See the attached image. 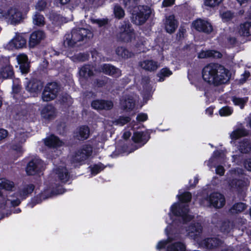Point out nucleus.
<instances>
[{
  "mask_svg": "<svg viewBox=\"0 0 251 251\" xmlns=\"http://www.w3.org/2000/svg\"><path fill=\"white\" fill-rule=\"evenodd\" d=\"M205 200L209 204L216 208H220L225 204L224 196L219 193H213L205 198Z\"/></svg>",
  "mask_w": 251,
  "mask_h": 251,
  "instance_id": "9d476101",
  "label": "nucleus"
},
{
  "mask_svg": "<svg viewBox=\"0 0 251 251\" xmlns=\"http://www.w3.org/2000/svg\"><path fill=\"white\" fill-rule=\"evenodd\" d=\"M93 152L92 147L89 145H85L78 150L73 155L72 161L74 162H81L85 161L89 157Z\"/></svg>",
  "mask_w": 251,
  "mask_h": 251,
  "instance_id": "1a4fd4ad",
  "label": "nucleus"
},
{
  "mask_svg": "<svg viewBox=\"0 0 251 251\" xmlns=\"http://www.w3.org/2000/svg\"><path fill=\"white\" fill-rule=\"evenodd\" d=\"M193 27L199 31H202L206 33H209L213 30L211 25L205 20L199 19L192 23Z\"/></svg>",
  "mask_w": 251,
  "mask_h": 251,
  "instance_id": "4468645a",
  "label": "nucleus"
},
{
  "mask_svg": "<svg viewBox=\"0 0 251 251\" xmlns=\"http://www.w3.org/2000/svg\"><path fill=\"white\" fill-rule=\"evenodd\" d=\"M45 144L48 147L55 148L62 146L63 142L57 137L51 135L45 140Z\"/></svg>",
  "mask_w": 251,
  "mask_h": 251,
  "instance_id": "7c9ffc66",
  "label": "nucleus"
},
{
  "mask_svg": "<svg viewBox=\"0 0 251 251\" xmlns=\"http://www.w3.org/2000/svg\"><path fill=\"white\" fill-rule=\"evenodd\" d=\"M60 90L59 85L55 82L48 83L44 88L42 98L44 101H49L54 100L57 96Z\"/></svg>",
  "mask_w": 251,
  "mask_h": 251,
  "instance_id": "0eeeda50",
  "label": "nucleus"
},
{
  "mask_svg": "<svg viewBox=\"0 0 251 251\" xmlns=\"http://www.w3.org/2000/svg\"><path fill=\"white\" fill-rule=\"evenodd\" d=\"M23 19L22 13L17 8L11 7L8 9V14L6 21L11 25H17L21 22Z\"/></svg>",
  "mask_w": 251,
  "mask_h": 251,
  "instance_id": "ddd939ff",
  "label": "nucleus"
},
{
  "mask_svg": "<svg viewBox=\"0 0 251 251\" xmlns=\"http://www.w3.org/2000/svg\"><path fill=\"white\" fill-rule=\"evenodd\" d=\"M100 68L103 73L115 77H119L122 75L119 68L109 64H104L101 66Z\"/></svg>",
  "mask_w": 251,
  "mask_h": 251,
  "instance_id": "a211bd4d",
  "label": "nucleus"
},
{
  "mask_svg": "<svg viewBox=\"0 0 251 251\" xmlns=\"http://www.w3.org/2000/svg\"><path fill=\"white\" fill-rule=\"evenodd\" d=\"M54 172L61 182L65 183L68 181L70 175L65 167L59 166L54 170Z\"/></svg>",
  "mask_w": 251,
  "mask_h": 251,
  "instance_id": "bb28decb",
  "label": "nucleus"
},
{
  "mask_svg": "<svg viewBox=\"0 0 251 251\" xmlns=\"http://www.w3.org/2000/svg\"><path fill=\"white\" fill-rule=\"evenodd\" d=\"M247 208V205L243 202H238L234 204L229 210L228 213L230 215H235L242 212Z\"/></svg>",
  "mask_w": 251,
  "mask_h": 251,
  "instance_id": "f704fd0d",
  "label": "nucleus"
},
{
  "mask_svg": "<svg viewBox=\"0 0 251 251\" xmlns=\"http://www.w3.org/2000/svg\"><path fill=\"white\" fill-rule=\"evenodd\" d=\"M186 246L181 241H177L168 245L166 251H185Z\"/></svg>",
  "mask_w": 251,
  "mask_h": 251,
  "instance_id": "c85d7f7f",
  "label": "nucleus"
},
{
  "mask_svg": "<svg viewBox=\"0 0 251 251\" xmlns=\"http://www.w3.org/2000/svg\"><path fill=\"white\" fill-rule=\"evenodd\" d=\"M228 185L231 190L239 192L244 190L246 183L241 179H232L228 181Z\"/></svg>",
  "mask_w": 251,
  "mask_h": 251,
  "instance_id": "a878e982",
  "label": "nucleus"
},
{
  "mask_svg": "<svg viewBox=\"0 0 251 251\" xmlns=\"http://www.w3.org/2000/svg\"><path fill=\"white\" fill-rule=\"evenodd\" d=\"M220 230L225 234L229 233L233 228V222L234 221H222Z\"/></svg>",
  "mask_w": 251,
  "mask_h": 251,
  "instance_id": "4c0bfd02",
  "label": "nucleus"
},
{
  "mask_svg": "<svg viewBox=\"0 0 251 251\" xmlns=\"http://www.w3.org/2000/svg\"><path fill=\"white\" fill-rule=\"evenodd\" d=\"M33 23L34 25L42 26L45 25V18L43 15L38 12H35L32 17Z\"/></svg>",
  "mask_w": 251,
  "mask_h": 251,
  "instance_id": "58836bf2",
  "label": "nucleus"
},
{
  "mask_svg": "<svg viewBox=\"0 0 251 251\" xmlns=\"http://www.w3.org/2000/svg\"><path fill=\"white\" fill-rule=\"evenodd\" d=\"M203 244L206 249H213L221 246L222 242L217 237L207 238L204 240Z\"/></svg>",
  "mask_w": 251,
  "mask_h": 251,
  "instance_id": "b1692460",
  "label": "nucleus"
},
{
  "mask_svg": "<svg viewBox=\"0 0 251 251\" xmlns=\"http://www.w3.org/2000/svg\"><path fill=\"white\" fill-rule=\"evenodd\" d=\"M91 106L95 109L108 110L113 108V103L110 100H97L92 102Z\"/></svg>",
  "mask_w": 251,
  "mask_h": 251,
  "instance_id": "aec40b11",
  "label": "nucleus"
},
{
  "mask_svg": "<svg viewBox=\"0 0 251 251\" xmlns=\"http://www.w3.org/2000/svg\"><path fill=\"white\" fill-rule=\"evenodd\" d=\"M60 101L63 104L67 106H70L73 102L72 99L67 94H64L61 95Z\"/></svg>",
  "mask_w": 251,
  "mask_h": 251,
  "instance_id": "8fccbe9b",
  "label": "nucleus"
},
{
  "mask_svg": "<svg viewBox=\"0 0 251 251\" xmlns=\"http://www.w3.org/2000/svg\"><path fill=\"white\" fill-rule=\"evenodd\" d=\"M114 13L115 16L119 19L123 18L125 16V11L124 9L119 5H116L114 6Z\"/></svg>",
  "mask_w": 251,
  "mask_h": 251,
  "instance_id": "a18cd8bd",
  "label": "nucleus"
},
{
  "mask_svg": "<svg viewBox=\"0 0 251 251\" xmlns=\"http://www.w3.org/2000/svg\"><path fill=\"white\" fill-rule=\"evenodd\" d=\"M147 119L148 116L145 113H140L137 115L136 117V120L138 122H144L146 121Z\"/></svg>",
  "mask_w": 251,
  "mask_h": 251,
  "instance_id": "e2e57ef3",
  "label": "nucleus"
},
{
  "mask_svg": "<svg viewBox=\"0 0 251 251\" xmlns=\"http://www.w3.org/2000/svg\"><path fill=\"white\" fill-rule=\"evenodd\" d=\"M46 37L45 32L40 30H36L33 32L30 36L29 41V46L31 48H34L38 45L42 40H44Z\"/></svg>",
  "mask_w": 251,
  "mask_h": 251,
  "instance_id": "2eb2a0df",
  "label": "nucleus"
},
{
  "mask_svg": "<svg viewBox=\"0 0 251 251\" xmlns=\"http://www.w3.org/2000/svg\"><path fill=\"white\" fill-rule=\"evenodd\" d=\"M238 149L243 153L251 152V141L248 139H244L239 142Z\"/></svg>",
  "mask_w": 251,
  "mask_h": 251,
  "instance_id": "2f4dec72",
  "label": "nucleus"
},
{
  "mask_svg": "<svg viewBox=\"0 0 251 251\" xmlns=\"http://www.w3.org/2000/svg\"><path fill=\"white\" fill-rule=\"evenodd\" d=\"M44 168L43 161L40 159H34L30 161L26 168L28 175H34L41 172Z\"/></svg>",
  "mask_w": 251,
  "mask_h": 251,
  "instance_id": "f8f14e48",
  "label": "nucleus"
},
{
  "mask_svg": "<svg viewBox=\"0 0 251 251\" xmlns=\"http://www.w3.org/2000/svg\"><path fill=\"white\" fill-rule=\"evenodd\" d=\"M42 117L46 119H51L56 116L55 108L50 104L45 106L41 111Z\"/></svg>",
  "mask_w": 251,
  "mask_h": 251,
  "instance_id": "393cba45",
  "label": "nucleus"
},
{
  "mask_svg": "<svg viewBox=\"0 0 251 251\" xmlns=\"http://www.w3.org/2000/svg\"><path fill=\"white\" fill-rule=\"evenodd\" d=\"M223 0H204V4L208 7L214 8L218 6Z\"/></svg>",
  "mask_w": 251,
  "mask_h": 251,
  "instance_id": "603ef678",
  "label": "nucleus"
},
{
  "mask_svg": "<svg viewBox=\"0 0 251 251\" xmlns=\"http://www.w3.org/2000/svg\"><path fill=\"white\" fill-rule=\"evenodd\" d=\"M172 74V72L167 68L161 69L157 75L159 77V81L160 82L164 81V79L163 77L169 76Z\"/></svg>",
  "mask_w": 251,
  "mask_h": 251,
  "instance_id": "de8ad7c7",
  "label": "nucleus"
},
{
  "mask_svg": "<svg viewBox=\"0 0 251 251\" xmlns=\"http://www.w3.org/2000/svg\"><path fill=\"white\" fill-rule=\"evenodd\" d=\"M20 203L19 199L9 200L1 196L0 197V219L5 218L10 213L9 212V208L11 206H16Z\"/></svg>",
  "mask_w": 251,
  "mask_h": 251,
  "instance_id": "6e6552de",
  "label": "nucleus"
},
{
  "mask_svg": "<svg viewBox=\"0 0 251 251\" xmlns=\"http://www.w3.org/2000/svg\"><path fill=\"white\" fill-rule=\"evenodd\" d=\"M171 223H168L167 221L166 223L168 224V225L165 228V231L166 234L168 236V238L166 240H161L158 242L156 245V249L159 250H161L165 249L169 243L172 242L174 240V238L170 236V235H175L179 234L181 232L182 228V225L187 224L188 222L191 221H171Z\"/></svg>",
  "mask_w": 251,
  "mask_h": 251,
  "instance_id": "20e7f679",
  "label": "nucleus"
},
{
  "mask_svg": "<svg viewBox=\"0 0 251 251\" xmlns=\"http://www.w3.org/2000/svg\"><path fill=\"white\" fill-rule=\"evenodd\" d=\"M34 189V186L33 184H29L25 186L21 191L20 195L24 197L31 194Z\"/></svg>",
  "mask_w": 251,
  "mask_h": 251,
  "instance_id": "3c124183",
  "label": "nucleus"
},
{
  "mask_svg": "<svg viewBox=\"0 0 251 251\" xmlns=\"http://www.w3.org/2000/svg\"><path fill=\"white\" fill-rule=\"evenodd\" d=\"M47 6V2L45 0H40L36 3L35 8L39 11H43Z\"/></svg>",
  "mask_w": 251,
  "mask_h": 251,
  "instance_id": "4d7b16f0",
  "label": "nucleus"
},
{
  "mask_svg": "<svg viewBox=\"0 0 251 251\" xmlns=\"http://www.w3.org/2000/svg\"><path fill=\"white\" fill-rule=\"evenodd\" d=\"M165 29L170 34L174 33L178 26V22L175 19L174 15H172L166 17L164 22Z\"/></svg>",
  "mask_w": 251,
  "mask_h": 251,
  "instance_id": "6ab92c4d",
  "label": "nucleus"
},
{
  "mask_svg": "<svg viewBox=\"0 0 251 251\" xmlns=\"http://www.w3.org/2000/svg\"><path fill=\"white\" fill-rule=\"evenodd\" d=\"M64 192V191H59L58 190L57 192H52L50 193L49 191H45L44 193H41L39 196V200H37L36 203H38L40 202L42 200H45L46 199H48V198H50L51 197L52 195H57V194H62Z\"/></svg>",
  "mask_w": 251,
  "mask_h": 251,
  "instance_id": "37998d69",
  "label": "nucleus"
},
{
  "mask_svg": "<svg viewBox=\"0 0 251 251\" xmlns=\"http://www.w3.org/2000/svg\"><path fill=\"white\" fill-rule=\"evenodd\" d=\"M26 40L23 34L16 33L15 36L7 44L9 50L22 49L25 47Z\"/></svg>",
  "mask_w": 251,
  "mask_h": 251,
  "instance_id": "9b49d317",
  "label": "nucleus"
},
{
  "mask_svg": "<svg viewBox=\"0 0 251 251\" xmlns=\"http://www.w3.org/2000/svg\"><path fill=\"white\" fill-rule=\"evenodd\" d=\"M90 134V130L87 126H82L79 128L76 132V136L79 140L87 139Z\"/></svg>",
  "mask_w": 251,
  "mask_h": 251,
  "instance_id": "473e14b6",
  "label": "nucleus"
},
{
  "mask_svg": "<svg viewBox=\"0 0 251 251\" xmlns=\"http://www.w3.org/2000/svg\"><path fill=\"white\" fill-rule=\"evenodd\" d=\"M8 135V132L4 129H0V141L5 138Z\"/></svg>",
  "mask_w": 251,
  "mask_h": 251,
  "instance_id": "69168bd1",
  "label": "nucleus"
},
{
  "mask_svg": "<svg viewBox=\"0 0 251 251\" xmlns=\"http://www.w3.org/2000/svg\"><path fill=\"white\" fill-rule=\"evenodd\" d=\"M134 29L130 22L125 21L119 27V32L117 37L119 41L127 43L131 41Z\"/></svg>",
  "mask_w": 251,
  "mask_h": 251,
  "instance_id": "423d86ee",
  "label": "nucleus"
},
{
  "mask_svg": "<svg viewBox=\"0 0 251 251\" xmlns=\"http://www.w3.org/2000/svg\"><path fill=\"white\" fill-rule=\"evenodd\" d=\"M203 227L200 223L191 224L189 226L188 231L189 233H194V235H200L201 234Z\"/></svg>",
  "mask_w": 251,
  "mask_h": 251,
  "instance_id": "c9c22d12",
  "label": "nucleus"
},
{
  "mask_svg": "<svg viewBox=\"0 0 251 251\" xmlns=\"http://www.w3.org/2000/svg\"><path fill=\"white\" fill-rule=\"evenodd\" d=\"M104 168L103 165L101 164L95 165L91 168V173L93 175H96Z\"/></svg>",
  "mask_w": 251,
  "mask_h": 251,
  "instance_id": "6e6d98bb",
  "label": "nucleus"
},
{
  "mask_svg": "<svg viewBox=\"0 0 251 251\" xmlns=\"http://www.w3.org/2000/svg\"><path fill=\"white\" fill-rule=\"evenodd\" d=\"M146 135L142 132H136L134 133L132 139L135 143H143L144 144L147 140L146 139Z\"/></svg>",
  "mask_w": 251,
  "mask_h": 251,
  "instance_id": "79ce46f5",
  "label": "nucleus"
},
{
  "mask_svg": "<svg viewBox=\"0 0 251 251\" xmlns=\"http://www.w3.org/2000/svg\"><path fill=\"white\" fill-rule=\"evenodd\" d=\"M248 132L245 129L243 128H238L230 134V138L232 139L236 140L240 137L245 136L247 135Z\"/></svg>",
  "mask_w": 251,
  "mask_h": 251,
  "instance_id": "a19ab883",
  "label": "nucleus"
},
{
  "mask_svg": "<svg viewBox=\"0 0 251 251\" xmlns=\"http://www.w3.org/2000/svg\"><path fill=\"white\" fill-rule=\"evenodd\" d=\"M50 18L52 23L56 25H60L64 23L72 20L73 19L72 16L65 17L57 14H52L50 16Z\"/></svg>",
  "mask_w": 251,
  "mask_h": 251,
  "instance_id": "cd10ccee",
  "label": "nucleus"
},
{
  "mask_svg": "<svg viewBox=\"0 0 251 251\" xmlns=\"http://www.w3.org/2000/svg\"><path fill=\"white\" fill-rule=\"evenodd\" d=\"M239 33L243 36L251 35V22H246L241 24L239 29Z\"/></svg>",
  "mask_w": 251,
  "mask_h": 251,
  "instance_id": "72a5a7b5",
  "label": "nucleus"
},
{
  "mask_svg": "<svg viewBox=\"0 0 251 251\" xmlns=\"http://www.w3.org/2000/svg\"><path fill=\"white\" fill-rule=\"evenodd\" d=\"M43 87V83L36 79L30 80L26 86V90L30 93H37L40 92Z\"/></svg>",
  "mask_w": 251,
  "mask_h": 251,
  "instance_id": "4be33fe9",
  "label": "nucleus"
},
{
  "mask_svg": "<svg viewBox=\"0 0 251 251\" xmlns=\"http://www.w3.org/2000/svg\"><path fill=\"white\" fill-rule=\"evenodd\" d=\"M139 0H124L125 5L128 8H132L135 6L138 3Z\"/></svg>",
  "mask_w": 251,
  "mask_h": 251,
  "instance_id": "13d9d810",
  "label": "nucleus"
},
{
  "mask_svg": "<svg viewBox=\"0 0 251 251\" xmlns=\"http://www.w3.org/2000/svg\"><path fill=\"white\" fill-rule=\"evenodd\" d=\"M221 17L226 22L231 20L234 17V14L230 11H226L221 13Z\"/></svg>",
  "mask_w": 251,
  "mask_h": 251,
  "instance_id": "864d4df0",
  "label": "nucleus"
},
{
  "mask_svg": "<svg viewBox=\"0 0 251 251\" xmlns=\"http://www.w3.org/2000/svg\"><path fill=\"white\" fill-rule=\"evenodd\" d=\"M175 0H164L162 3L163 7H168L173 5Z\"/></svg>",
  "mask_w": 251,
  "mask_h": 251,
  "instance_id": "338daca9",
  "label": "nucleus"
},
{
  "mask_svg": "<svg viewBox=\"0 0 251 251\" xmlns=\"http://www.w3.org/2000/svg\"><path fill=\"white\" fill-rule=\"evenodd\" d=\"M138 65L142 69L151 72L156 71L160 67L159 63L152 59L141 61L139 62Z\"/></svg>",
  "mask_w": 251,
  "mask_h": 251,
  "instance_id": "f3484780",
  "label": "nucleus"
},
{
  "mask_svg": "<svg viewBox=\"0 0 251 251\" xmlns=\"http://www.w3.org/2000/svg\"><path fill=\"white\" fill-rule=\"evenodd\" d=\"M89 55L84 53H79L71 57V59L74 62H84L88 59Z\"/></svg>",
  "mask_w": 251,
  "mask_h": 251,
  "instance_id": "c03bdc74",
  "label": "nucleus"
},
{
  "mask_svg": "<svg viewBox=\"0 0 251 251\" xmlns=\"http://www.w3.org/2000/svg\"><path fill=\"white\" fill-rule=\"evenodd\" d=\"M244 166L246 169L251 172V159H249L244 161Z\"/></svg>",
  "mask_w": 251,
  "mask_h": 251,
  "instance_id": "774afa93",
  "label": "nucleus"
},
{
  "mask_svg": "<svg viewBox=\"0 0 251 251\" xmlns=\"http://www.w3.org/2000/svg\"><path fill=\"white\" fill-rule=\"evenodd\" d=\"M221 153L219 151H215L213 153V156L209 159L208 161V165L210 167H212V163L215 161V159L217 158L220 155Z\"/></svg>",
  "mask_w": 251,
  "mask_h": 251,
  "instance_id": "052dcab7",
  "label": "nucleus"
},
{
  "mask_svg": "<svg viewBox=\"0 0 251 251\" xmlns=\"http://www.w3.org/2000/svg\"><path fill=\"white\" fill-rule=\"evenodd\" d=\"M202 75L205 82L214 86L227 83L231 76L227 69L217 63H210L205 66L202 70Z\"/></svg>",
  "mask_w": 251,
  "mask_h": 251,
  "instance_id": "f257e3e1",
  "label": "nucleus"
},
{
  "mask_svg": "<svg viewBox=\"0 0 251 251\" xmlns=\"http://www.w3.org/2000/svg\"><path fill=\"white\" fill-rule=\"evenodd\" d=\"M92 37L93 33L89 29L84 28H74L70 33L65 35L63 44L65 47L74 48L78 42Z\"/></svg>",
  "mask_w": 251,
  "mask_h": 251,
  "instance_id": "7ed1b4c3",
  "label": "nucleus"
},
{
  "mask_svg": "<svg viewBox=\"0 0 251 251\" xmlns=\"http://www.w3.org/2000/svg\"><path fill=\"white\" fill-rule=\"evenodd\" d=\"M222 54L214 50L202 51L199 53L198 57L200 58H204L207 57H213L214 58H221Z\"/></svg>",
  "mask_w": 251,
  "mask_h": 251,
  "instance_id": "e433bc0d",
  "label": "nucleus"
},
{
  "mask_svg": "<svg viewBox=\"0 0 251 251\" xmlns=\"http://www.w3.org/2000/svg\"><path fill=\"white\" fill-rule=\"evenodd\" d=\"M116 54L122 58L127 59L133 56L134 54L124 47H118L115 50Z\"/></svg>",
  "mask_w": 251,
  "mask_h": 251,
  "instance_id": "c756f323",
  "label": "nucleus"
},
{
  "mask_svg": "<svg viewBox=\"0 0 251 251\" xmlns=\"http://www.w3.org/2000/svg\"><path fill=\"white\" fill-rule=\"evenodd\" d=\"M225 170L223 166L221 165L218 166L216 168V173L221 176H224Z\"/></svg>",
  "mask_w": 251,
  "mask_h": 251,
  "instance_id": "0e129e2a",
  "label": "nucleus"
},
{
  "mask_svg": "<svg viewBox=\"0 0 251 251\" xmlns=\"http://www.w3.org/2000/svg\"><path fill=\"white\" fill-rule=\"evenodd\" d=\"M8 14V9L6 10L3 8H0V19L7 20Z\"/></svg>",
  "mask_w": 251,
  "mask_h": 251,
  "instance_id": "680f3d73",
  "label": "nucleus"
},
{
  "mask_svg": "<svg viewBox=\"0 0 251 251\" xmlns=\"http://www.w3.org/2000/svg\"><path fill=\"white\" fill-rule=\"evenodd\" d=\"M152 10L146 5L139 6L134 10L131 17V22L137 25H144L150 17Z\"/></svg>",
  "mask_w": 251,
  "mask_h": 251,
  "instance_id": "39448f33",
  "label": "nucleus"
},
{
  "mask_svg": "<svg viewBox=\"0 0 251 251\" xmlns=\"http://www.w3.org/2000/svg\"><path fill=\"white\" fill-rule=\"evenodd\" d=\"M232 110L229 107H225L219 111V113L221 116H227L232 113Z\"/></svg>",
  "mask_w": 251,
  "mask_h": 251,
  "instance_id": "bf43d9fd",
  "label": "nucleus"
},
{
  "mask_svg": "<svg viewBox=\"0 0 251 251\" xmlns=\"http://www.w3.org/2000/svg\"><path fill=\"white\" fill-rule=\"evenodd\" d=\"M121 108L126 111L132 110L135 106V100L132 96L125 95L120 99Z\"/></svg>",
  "mask_w": 251,
  "mask_h": 251,
  "instance_id": "dca6fc26",
  "label": "nucleus"
},
{
  "mask_svg": "<svg viewBox=\"0 0 251 251\" xmlns=\"http://www.w3.org/2000/svg\"><path fill=\"white\" fill-rule=\"evenodd\" d=\"M27 137L26 133L24 132H18L16 134L15 139L17 142L23 143L26 140Z\"/></svg>",
  "mask_w": 251,
  "mask_h": 251,
  "instance_id": "5fc2aeb1",
  "label": "nucleus"
},
{
  "mask_svg": "<svg viewBox=\"0 0 251 251\" xmlns=\"http://www.w3.org/2000/svg\"><path fill=\"white\" fill-rule=\"evenodd\" d=\"M18 64L20 65V69L23 74H26L29 71L30 66L28 57L25 54H20L16 58Z\"/></svg>",
  "mask_w": 251,
  "mask_h": 251,
  "instance_id": "412c9836",
  "label": "nucleus"
},
{
  "mask_svg": "<svg viewBox=\"0 0 251 251\" xmlns=\"http://www.w3.org/2000/svg\"><path fill=\"white\" fill-rule=\"evenodd\" d=\"M13 72L12 67L10 65H6L0 70V77L3 78H7L12 76Z\"/></svg>",
  "mask_w": 251,
  "mask_h": 251,
  "instance_id": "ea45409f",
  "label": "nucleus"
},
{
  "mask_svg": "<svg viewBox=\"0 0 251 251\" xmlns=\"http://www.w3.org/2000/svg\"><path fill=\"white\" fill-rule=\"evenodd\" d=\"M131 118L129 117L120 116L118 119L115 120V121L113 122V124L123 126L129 122Z\"/></svg>",
  "mask_w": 251,
  "mask_h": 251,
  "instance_id": "49530a36",
  "label": "nucleus"
},
{
  "mask_svg": "<svg viewBox=\"0 0 251 251\" xmlns=\"http://www.w3.org/2000/svg\"><path fill=\"white\" fill-rule=\"evenodd\" d=\"M248 99L240 98L236 97H232V101L235 105H239L241 108H243L245 104L247 102Z\"/></svg>",
  "mask_w": 251,
  "mask_h": 251,
  "instance_id": "09e8293b",
  "label": "nucleus"
},
{
  "mask_svg": "<svg viewBox=\"0 0 251 251\" xmlns=\"http://www.w3.org/2000/svg\"><path fill=\"white\" fill-rule=\"evenodd\" d=\"M93 66L90 64H85L79 69V75L81 79L87 80L94 75Z\"/></svg>",
  "mask_w": 251,
  "mask_h": 251,
  "instance_id": "5701e85b",
  "label": "nucleus"
},
{
  "mask_svg": "<svg viewBox=\"0 0 251 251\" xmlns=\"http://www.w3.org/2000/svg\"><path fill=\"white\" fill-rule=\"evenodd\" d=\"M180 202L174 203L171 207V211L176 216L181 217L183 220H193L195 216L189 213L188 205L186 203L190 201L192 195L187 192L177 196Z\"/></svg>",
  "mask_w": 251,
  "mask_h": 251,
  "instance_id": "f03ea898",
  "label": "nucleus"
}]
</instances>
